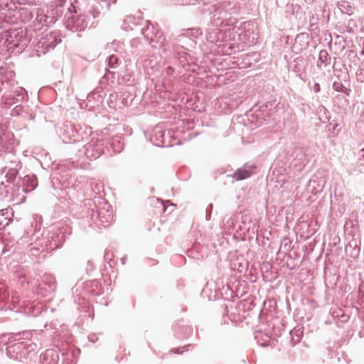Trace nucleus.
Returning <instances> with one entry per match:
<instances>
[{"instance_id": "1", "label": "nucleus", "mask_w": 364, "mask_h": 364, "mask_svg": "<svg viewBox=\"0 0 364 364\" xmlns=\"http://www.w3.org/2000/svg\"><path fill=\"white\" fill-rule=\"evenodd\" d=\"M251 175H252V173L249 171L239 169L235 173L234 178L236 180L240 181V180H243L247 178H249Z\"/></svg>"}, {"instance_id": "2", "label": "nucleus", "mask_w": 364, "mask_h": 364, "mask_svg": "<svg viewBox=\"0 0 364 364\" xmlns=\"http://www.w3.org/2000/svg\"><path fill=\"white\" fill-rule=\"evenodd\" d=\"M54 355H55V357H57V355H55V353L53 350L46 351V353L43 355V364H46V359L48 357L53 358ZM47 364H55V360H53L52 362H50V363H48Z\"/></svg>"}, {"instance_id": "3", "label": "nucleus", "mask_w": 364, "mask_h": 364, "mask_svg": "<svg viewBox=\"0 0 364 364\" xmlns=\"http://www.w3.org/2000/svg\"><path fill=\"white\" fill-rule=\"evenodd\" d=\"M118 63V58L115 55L109 56L108 59V64L110 67H114Z\"/></svg>"}, {"instance_id": "4", "label": "nucleus", "mask_w": 364, "mask_h": 364, "mask_svg": "<svg viewBox=\"0 0 364 364\" xmlns=\"http://www.w3.org/2000/svg\"><path fill=\"white\" fill-rule=\"evenodd\" d=\"M319 90H320V86L318 83H316L314 85V91L317 92Z\"/></svg>"}, {"instance_id": "5", "label": "nucleus", "mask_w": 364, "mask_h": 364, "mask_svg": "<svg viewBox=\"0 0 364 364\" xmlns=\"http://www.w3.org/2000/svg\"><path fill=\"white\" fill-rule=\"evenodd\" d=\"M361 151L363 153V156L364 157V148L361 149Z\"/></svg>"}, {"instance_id": "6", "label": "nucleus", "mask_w": 364, "mask_h": 364, "mask_svg": "<svg viewBox=\"0 0 364 364\" xmlns=\"http://www.w3.org/2000/svg\"><path fill=\"white\" fill-rule=\"evenodd\" d=\"M110 1L112 3H115L117 1V0H110Z\"/></svg>"}]
</instances>
